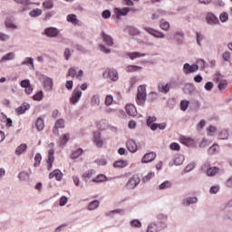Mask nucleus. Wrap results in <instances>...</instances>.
Wrapping results in <instances>:
<instances>
[{"instance_id": "30", "label": "nucleus", "mask_w": 232, "mask_h": 232, "mask_svg": "<svg viewBox=\"0 0 232 232\" xmlns=\"http://www.w3.org/2000/svg\"><path fill=\"white\" fill-rule=\"evenodd\" d=\"M53 153H54L53 149L49 150V151H48V160H47V164H48L47 169L49 170L52 169V166L53 164V160H54Z\"/></svg>"}, {"instance_id": "8", "label": "nucleus", "mask_w": 232, "mask_h": 232, "mask_svg": "<svg viewBox=\"0 0 232 232\" xmlns=\"http://www.w3.org/2000/svg\"><path fill=\"white\" fill-rule=\"evenodd\" d=\"M196 72H198V64L193 63L191 65L189 63H185L183 65V73H185V75H189V73H195Z\"/></svg>"}, {"instance_id": "64", "label": "nucleus", "mask_w": 232, "mask_h": 232, "mask_svg": "<svg viewBox=\"0 0 232 232\" xmlns=\"http://www.w3.org/2000/svg\"><path fill=\"white\" fill-rule=\"evenodd\" d=\"M32 85V83H30V80H23L21 82H20V86L22 88H28V86Z\"/></svg>"}, {"instance_id": "3", "label": "nucleus", "mask_w": 232, "mask_h": 232, "mask_svg": "<svg viewBox=\"0 0 232 232\" xmlns=\"http://www.w3.org/2000/svg\"><path fill=\"white\" fill-rule=\"evenodd\" d=\"M143 30H145V32L149 33L150 35H152V37H155L156 39H166V34L164 33L153 27L144 26Z\"/></svg>"}, {"instance_id": "21", "label": "nucleus", "mask_w": 232, "mask_h": 232, "mask_svg": "<svg viewBox=\"0 0 232 232\" xmlns=\"http://www.w3.org/2000/svg\"><path fill=\"white\" fill-rule=\"evenodd\" d=\"M94 137V144L97 146V148H102L104 141L102 140V138L101 137L100 131H95L93 134Z\"/></svg>"}, {"instance_id": "46", "label": "nucleus", "mask_w": 232, "mask_h": 232, "mask_svg": "<svg viewBox=\"0 0 232 232\" xmlns=\"http://www.w3.org/2000/svg\"><path fill=\"white\" fill-rule=\"evenodd\" d=\"M68 23H72V24H79V19H77V15L75 14H69L67 15Z\"/></svg>"}, {"instance_id": "27", "label": "nucleus", "mask_w": 232, "mask_h": 232, "mask_svg": "<svg viewBox=\"0 0 232 232\" xmlns=\"http://www.w3.org/2000/svg\"><path fill=\"white\" fill-rule=\"evenodd\" d=\"M26 150H28V145L26 143H22L20 144L16 149H15V155H24L26 153Z\"/></svg>"}, {"instance_id": "45", "label": "nucleus", "mask_w": 232, "mask_h": 232, "mask_svg": "<svg viewBox=\"0 0 232 232\" xmlns=\"http://www.w3.org/2000/svg\"><path fill=\"white\" fill-rule=\"evenodd\" d=\"M70 133H65L62 138H60L59 144L60 146H64L70 140Z\"/></svg>"}, {"instance_id": "33", "label": "nucleus", "mask_w": 232, "mask_h": 232, "mask_svg": "<svg viewBox=\"0 0 232 232\" xmlns=\"http://www.w3.org/2000/svg\"><path fill=\"white\" fill-rule=\"evenodd\" d=\"M160 28L162 29L164 32H169L171 25L169 24V22L164 19H161L160 21Z\"/></svg>"}, {"instance_id": "36", "label": "nucleus", "mask_w": 232, "mask_h": 232, "mask_svg": "<svg viewBox=\"0 0 232 232\" xmlns=\"http://www.w3.org/2000/svg\"><path fill=\"white\" fill-rule=\"evenodd\" d=\"M92 106H100L101 105V97L98 94H94L91 99Z\"/></svg>"}, {"instance_id": "32", "label": "nucleus", "mask_w": 232, "mask_h": 232, "mask_svg": "<svg viewBox=\"0 0 232 232\" xmlns=\"http://www.w3.org/2000/svg\"><path fill=\"white\" fill-rule=\"evenodd\" d=\"M108 75L111 81H113L114 82H117V81H119V72H117V71L111 69L108 72Z\"/></svg>"}, {"instance_id": "23", "label": "nucleus", "mask_w": 232, "mask_h": 232, "mask_svg": "<svg viewBox=\"0 0 232 232\" xmlns=\"http://www.w3.org/2000/svg\"><path fill=\"white\" fill-rule=\"evenodd\" d=\"M125 110L130 117H137V107L133 104H127Z\"/></svg>"}, {"instance_id": "54", "label": "nucleus", "mask_w": 232, "mask_h": 232, "mask_svg": "<svg viewBox=\"0 0 232 232\" xmlns=\"http://www.w3.org/2000/svg\"><path fill=\"white\" fill-rule=\"evenodd\" d=\"M218 191H220V185H215L209 188V193L211 195H217Z\"/></svg>"}, {"instance_id": "51", "label": "nucleus", "mask_w": 232, "mask_h": 232, "mask_svg": "<svg viewBox=\"0 0 232 232\" xmlns=\"http://www.w3.org/2000/svg\"><path fill=\"white\" fill-rule=\"evenodd\" d=\"M22 64H23L24 66H28L29 64H31V66H32L33 68H35V65L34 64V58H32V57H27V58L25 59V61H24V62L22 63Z\"/></svg>"}, {"instance_id": "16", "label": "nucleus", "mask_w": 232, "mask_h": 232, "mask_svg": "<svg viewBox=\"0 0 232 232\" xmlns=\"http://www.w3.org/2000/svg\"><path fill=\"white\" fill-rule=\"evenodd\" d=\"M65 126L64 119H58L55 123L53 130V133L54 135H59V129H63Z\"/></svg>"}, {"instance_id": "14", "label": "nucleus", "mask_w": 232, "mask_h": 232, "mask_svg": "<svg viewBox=\"0 0 232 232\" xmlns=\"http://www.w3.org/2000/svg\"><path fill=\"white\" fill-rule=\"evenodd\" d=\"M43 84L46 92H52V89L53 88V79L44 76Z\"/></svg>"}, {"instance_id": "63", "label": "nucleus", "mask_w": 232, "mask_h": 232, "mask_svg": "<svg viewBox=\"0 0 232 232\" xmlns=\"http://www.w3.org/2000/svg\"><path fill=\"white\" fill-rule=\"evenodd\" d=\"M128 31H129L130 35H132V36L139 35V30H137L134 27H129Z\"/></svg>"}, {"instance_id": "13", "label": "nucleus", "mask_w": 232, "mask_h": 232, "mask_svg": "<svg viewBox=\"0 0 232 232\" xmlns=\"http://www.w3.org/2000/svg\"><path fill=\"white\" fill-rule=\"evenodd\" d=\"M154 159H157V154L155 152L146 153L141 159V164H148L150 162H153Z\"/></svg>"}, {"instance_id": "35", "label": "nucleus", "mask_w": 232, "mask_h": 232, "mask_svg": "<svg viewBox=\"0 0 232 232\" xmlns=\"http://www.w3.org/2000/svg\"><path fill=\"white\" fill-rule=\"evenodd\" d=\"M18 179L22 181V182H26L29 180L30 179V174L26 171H22L18 174Z\"/></svg>"}, {"instance_id": "60", "label": "nucleus", "mask_w": 232, "mask_h": 232, "mask_svg": "<svg viewBox=\"0 0 232 232\" xmlns=\"http://www.w3.org/2000/svg\"><path fill=\"white\" fill-rule=\"evenodd\" d=\"M68 204V198L66 196H62L59 200V206H66Z\"/></svg>"}, {"instance_id": "22", "label": "nucleus", "mask_w": 232, "mask_h": 232, "mask_svg": "<svg viewBox=\"0 0 232 232\" xmlns=\"http://www.w3.org/2000/svg\"><path fill=\"white\" fill-rule=\"evenodd\" d=\"M126 146L130 153H137V141L135 140H129Z\"/></svg>"}, {"instance_id": "40", "label": "nucleus", "mask_w": 232, "mask_h": 232, "mask_svg": "<svg viewBox=\"0 0 232 232\" xmlns=\"http://www.w3.org/2000/svg\"><path fill=\"white\" fill-rule=\"evenodd\" d=\"M220 150V147L218 146V144H214L211 147H209L208 149V155H215L217 153H218Z\"/></svg>"}, {"instance_id": "28", "label": "nucleus", "mask_w": 232, "mask_h": 232, "mask_svg": "<svg viewBox=\"0 0 232 232\" xmlns=\"http://www.w3.org/2000/svg\"><path fill=\"white\" fill-rule=\"evenodd\" d=\"M15 59V53H8L2 56L0 63H8V61H14Z\"/></svg>"}, {"instance_id": "57", "label": "nucleus", "mask_w": 232, "mask_h": 232, "mask_svg": "<svg viewBox=\"0 0 232 232\" xmlns=\"http://www.w3.org/2000/svg\"><path fill=\"white\" fill-rule=\"evenodd\" d=\"M106 177L102 174L98 175L95 179H92V182H105Z\"/></svg>"}, {"instance_id": "24", "label": "nucleus", "mask_w": 232, "mask_h": 232, "mask_svg": "<svg viewBox=\"0 0 232 232\" xmlns=\"http://www.w3.org/2000/svg\"><path fill=\"white\" fill-rule=\"evenodd\" d=\"M28 110H30V103L24 102L21 106L16 108L15 111L17 115H23V113H25Z\"/></svg>"}, {"instance_id": "7", "label": "nucleus", "mask_w": 232, "mask_h": 232, "mask_svg": "<svg viewBox=\"0 0 232 232\" xmlns=\"http://www.w3.org/2000/svg\"><path fill=\"white\" fill-rule=\"evenodd\" d=\"M173 86V82H169L167 83L164 82H159L157 84L158 92L160 93H169V91L171 90V87Z\"/></svg>"}, {"instance_id": "17", "label": "nucleus", "mask_w": 232, "mask_h": 232, "mask_svg": "<svg viewBox=\"0 0 232 232\" xmlns=\"http://www.w3.org/2000/svg\"><path fill=\"white\" fill-rule=\"evenodd\" d=\"M206 21H207L208 24H210L211 26H214L215 24H218V23H219L218 17H217L212 13H208Z\"/></svg>"}, {"instance_id": "9", "label": "nucleus", "mask_w": 232, "mask_h": 232, "mask_svg": "<svg viewBox=\"0 0 232 232\" xmlns=\"http://www.w3.org/2000/svg\"><path fill=\"white\" fill-rule=\"evenodd\" d=\"M82 75H84V71L80 70L77 72V69L75 67H71L68 70V73L66 77H76V79H78L79 81H81V79H82Z\"/></svg>"}, {"instance_id": "1", "label": "nucleus", "mask_w": 232, "mask_h": 232, "mask_svg": "<svg viewBox=\"0 0 232 232\" xmlns=\"http://www.w3.org/2000/svg\"><path fill=\"white\" fill-rule=\"evenodd\" d=\"M147 97H148V93L146 92V85H140L138 87V92L136 97V102L138 106L144 107L146 104Z\"/></svg>"}, {"instance_id": "4", "label": "nucleus", "mask_w": 232, "mask_h": 232, "mask_svg": "<svg viewBox=\"0 0 232 232\" xmlns=\"http://www.w3.org/2000/svg\"><path fill=\"white\" fill-rule=\"evenodd\" d=\"M154 222L161 228L166 229L168 227V215L162 213L157 214L156 221Z\"/></svg>"}, {"instance_id": "41", "label": "nucleus", "mask_w": 232, "mask_h": 232, "mask_svg": "<svg viewBox=\"0 0 232 232\" xmlns=\"http://www.w3.org/2000/svg\"><path fill=\"white\" fill-rule=\"evenodd\" d=\"M114 168H126L128 166V160H120L114 162Z\"/></svg>"}, {"instance_id": "19", "label": "nucleus", "mask_w": 232, "mask_h": 232, "mask_svg": "<svg viewBox=\"0 0 232 232\" xmlns=\"http://www.w3.org/2000/svg\"><path fill=\"white\" fill-rule=\"evenodd\" d=\"M157 117L155 116H149L147 119V126L150 128L152 131H157Z\"/></svg>"}, {"instance_id": "12", "label": "nucleus", "mask_w": 232, "mask_h": 232, "mask_svg": "<svg viewBox=\"0 0 232 232\" xmlns=\"http://www.w3.org/2000/svg\"><path fill=\"white\" fill-rule=\"evenodd\" d=\"M114 14L117 19H121V17H124L130 14V8L123 7L122 9L116 7L114 8Z\"/></svg>"}, {"instance_id": "31", "label": "nucleus", "mask_w": 232, "mask_h": 232, "mask_svg": "<svg viewBox=\"0 0 232 232\" xmlns=\"http://www.w3.org/2000/svg\"><path fill=\"white\" fill-rule=\"evenodd\" d=\"M127 56L130 58L131 61H135V59H140V57H146V53L133 52V53H128Z\"/></svg>"}, {"instance_id": "15", "label": "nucleus", "mask_w": 232, "mask_h": 232, "mask_svg": "<svg viewBox=\"0 0 232 232\" xmlns=\"http://www.w3.org/2000/svg\"><path fill=\"white\" fill-rule=\"evenodd\" d=\"M197 202H198V198L188 197L182 200V206H184V208H189V206H193V204H197Z\"/></svg>"}, {"instance_id": "58", "label": "nucleus", "mask_w": 232, "mask_h": 232, "mask_svg": "<svg viewBox=\"0 0 232 232\" xmlns=\"http://www.w3.org/2000/svg\"><path fill=\"white\" fill-rule=\"evenodd\" d=\"M174 37L175 39H177L178 41H181L184 39V33L182 31H177L174 34Z\"/></svg>"}, {"instance_id": "6", "label": "nucleus", "mask_w": 232, "mask_h": 232, "mask_svg": "<svg viewBox=\"0 0 232 232\" xmlns=\"http://www.w3.org/2000/svg\"><path fill=\"white\" fill-rule=\"evenodd\" d=\"M138 184H140V178H139L137 175H134L131 178H130L129 180L127 181L126 188L135 189Z\"/></svg>"}, {"instance_id": "37", "label": "nucleus", "mask_w": 232, "mask_h": 232, "mask_svg": "<svg viewBox=\"0 0 232 232\" xmlns=\"http://www.w3.org/2000/svg\"><path fill=\"white\" fill-rule=\"evenodd\" d=\"M100 204H101V203H100L99 200H97V199L92 201V202L89 203V205H88V210H89V211H95V209H97V208H99Z\"/></svg>"}, {"instance_id": "49", "label": "nucleus", "mask_w": 232, "mask_h": 232, "mask_svg": "<svg viewBox=\"0 0 232 232\" xmlns=\"http://www.w3.org/2000/svg\"><path fill=\"white\" fill-rule=\"evenodd\" d=\"M41 160H43V157L41 156V154L37 153L34 157V168H39V166L41 165Z\"/></svg>"}, {"instance_id": "61", "label": "nucleus", "mask_w": 232, "mask_h": 232, "mask_svg": "<svg viewBox=\"0 0 232 232\" xmlns=\"http://www.w3.org/2000/svg\"><path fill=\"white\" fill-rule=\"evenodd\" d=\"M5 26L7 28H11L12 30H16L17 25H15V24H14L12 21L10 20H6L5 21Z\"/></svg>"}, {"instance_id": "39", "label": "nucleus", "mask_w": 232, "mask_h": 232, "mask_svg": "<svg viewBox=\"0 0 232 232\" xmlns=\"http://www.w3.org/2000/svg\"><path fill=\"white\" fill-rule=\"evenodd\" d=\"M35 126L38 131H43V130H44V120H43V118H38L36 120Z\"/></svg>"}, {"instance_id": "56", "label": "nucleus", "mask_w": 232, "mask_h": 232, "mask_svg": "<svg viewBox=\"0 0 232 232\" xmlns=\"http://www.w3.org/2000/svg\"><path fill=\"white\" fill-rule=\"evenodd\" d=\"M169 149L172 150V151H180V144L177 142H172L169 145Z\"/></svg>"}, {"instance_id": "50", "label": "nucleus", "mask_w": 232, "mask_h": 232, "mask_svg": "<svg viewBox=\"0 0 232 232\" xmlns=\"http://www.w3.org/2000/svg\"><path fill=\"white\" fill-rule=\"evenodd\" d=\"M196 35H197L196 41H197L198 46H202V41H204L205 36L201 33H197Z\"/></svg>"}, {"instance_id": "42", "label": "nucleus", "mask_w": 232, "mask_h": 232, "mask_svg": "<svg viewBox=\"0 0 232 232\" xmlns=\"http://www.w3.org/2000/svg\"><path fill=\"white\" fill-rule=\"evenodd\" d=\"M219 139L221 140H227L229 139V130H222L220 132H219Z\"/></svg>"}, {"instance_id": "55", "label": "nucleus", "mask_w": 232, "mask_h": 232, "mask_svg": "<svg viewBox=\"0 0 232 232\" xmlns=\"http://www.w3.org/2000/svg\"><path fill=\"white\" fill-rule=\"evenodd\" d=\"M44 96L43 91L38 92L36 94L33 96L34 101H43V97Z\"/></svg>"}, {"instance_id": "62", "label": "nucleus", "mask_w": 232, "mask_h": 232, "mask_svg": "<svg viewBox=\"0 0 232 232\" xmlns=\"http://www.w3.org/2000/svg\"><path fill=\"white\" fill-rule=\"evenodd\" d=\"M153 177H155V172H150L149 174H147L145 177L142 178V180L144 182H148L149 180H151Z\"/></svg>"}, {"instance_id": "18", "label": "nucleus", "mask_w": 232, "mask_h": 232, "mask_svg": "<svg viewBox=\"0 0 232 232\" xmlns=\"http://www.w3.org/2000/svg\"><path fill=\"white\" fill-rule=\"evenodd\" d=\"M179 142L189 148L195 144V140L191 137L180 136Z\"/></svg>"}, {"instance_id": "43", "label": "nucleus", "mask_w": 232, "mask_h": 232, "mask_svg": "<svg viewBox=\"0 0 232 232\" xmlns=\"http://www.w3.org/2000/svg\"><path fill=\"white\" fill-rule=\"evenodd\" d=\"M140 70H142V67L138 65H129L127 66V69H126V71L129 73H133V72H140Z\"/></svg>"}, {"instance_id": "25", "label": "nucleus", "mask_w": 232, "mask_h": 232, "mask_svg": "<svg viewBox=\"0 0 232 232\" xmlns=\"http://www.w3.org/2000/svg\"><path fill=\"white\" fill-rule=\"evenodd\" d=\"M102 37L107 46H113V38L111 35L106 34L105 32H102Z\"/></svg>"}, {"instance_id": "52", "label": "nucleus", "mask_w": 232, "mask_h": 232, "mask_svg": "<svg viewBox=\"0 0 232 232\" xmlns=\"http://www.w3.org/2000/svg\"><path fill=\"white\" fill-rule=\"evenodd\" d=\"M189 108V101L183 100L180 102V110L186 111Z\"/></svg>"}, {"instance_id": "10", "label": "nucleus", "mask_w": 232, "mask_h": 232, "mask_svg": "<svg viewBox=\"0 0 232 232\" xmlns=\"http://www.w3.org/2000/svg\"><path fill=\"white\" fill-rule=\"evenodd\" d=\"M44 34L46 37H59L61 31L57 27H47L44 29Z\"/></svg>"}, {"instance_id": "29", "label": "nucleus", "mask_w": 232, "mask_h": 232, "mask_svg": "<svg viewBox=\"0 0 232 232\" xmlns=\"http://www.w3.org/2000/svg\"><path fill=\"white\" fill-rule=\"evenodd\" d=\"M218 88L221 93H226L227 90V80H220L218 83Z\"/></svg>"}, {"instance_id": "53", "label": "nucleus", "mask_w": 232, "mask_h": 232, "mask_svg": "<svg viewBox=\"0 0 232 232\" xmlns=\"http://www.w3.org/2000/svg\"><path fill=\"white\" fill-rule=\"evenodd\" d=\"M195 166H197V164L195 162H190L188 163L186 167H185V171L186 173H189V171H193V169H195Z\"/></svg>"}, {"instance_id": "38", "label": "nucleus", "mask_w": 232, "mask_h": 232, "mask_svg": "<svg viewBox=\"0 0 232 232\" xmlns=\"http://www.w3.org/2000/svg\"><path fill=\"white\" fill-rule=\"evenodd\" d=\"M129 224H130V227H134L136 229L142 227V223L139 219H132L130 221Z\"/></svg>"}, {"instance_id": "34", "label": "nucleus", "mask_w": 232, "mask_h": 232, "mask_svg": "<svg viewBox=\"0 0 232 232\" xmlns=\"http://www.w3.org/2000/svg\"><path fill=\"white\" fill-rule=\"evenodd\" d=\"M83 152L84 151L82 150V149H76L72 150L71 154V159H72V160H75V159H79V157H81V155H82Z\"/></svg>"}, {"instance_id": "44", "label": "nucleus", "mask_w": 232, "mask_h": 232, "mask_svg": "<svg viewBox=\"0 0 232 232\" xmlns=\"http://www.w3.org/2000/svg\"><path fill=\"white\" fill-rule=\"evenodd\" d=\"M29 15L30 17H34V18L40 17V15H43V10L39 8L34 9L29 13Z\"/></svg>"}, {"instance_id": "2", "label": "nucleus", "mask_w": 232, "mask_h": 232, "mask_svg": "<svg viewBox=\"0 0 232 232\" xmlns=\"http://www.w3.org/2000/svg\"><path fill=\"white\" fill-rule=\"evenodd\" d=\"M201 171L203 173H206L208 177H215V175L218 173V168L211 167V164L209 162H205L201 166Z\"/></svg>"}, {"instance_id": "48", "label": "nucleus", "mask_w": 232, "mask_h": 232, "mask_svg": "<svg viewBox=\"0 0 232 232\" xmlns=\"http://www.w3.org/2000/svg\"><path fill=\"white\" fill-rule=\"evenodd\" d=\"M44 8H46L47 10H52L53 8V0H45L43 3Z\"/></svg>"}, {"instance_id": "26", "label": "nucleus", "mask_w": 232, "mask_h": 232, "mask_svg": "<svg viewBox=\"0 0 232 232\" xmlns=\"http://www.w3.org/2000/svg\"><path fill=\"white\" fill-rule=\"evenodd\" d=\"M49 179H55L58 181L63 180V172L60 169H54L49 174Z\"/></svg>"}, {"instance_id": "11", "label": "nucleus", "mask_w": 232, "mask_h": 232, "mask_svg": "<svg viewBox=\"0 0 232 232\" xmlns=\"http://www.w3.org/2000/svg\"><path fill=\"white\" fill-rule=\"evenodd\" d=\"M184 160H186V158L184 157V155L177 154L173 159V162L170 161L169 163V166L172 167L173 164L174 166H182V164H184Z\"/></svg>"}, {"instance_id": "5", "label": "nucleus", "mask_w": 232, "mask_h": 232, "mask_svg": "<svg viewBox=\"0 0 232 232\" xmlns=\"http://www.w3.org/2000/svg\"><path fill=\"white\" fill-rule=\"evenodd\" d=\"M81 97H82V91L79 89H74L72 92V95L69 99L70 103L73 104V106L77 105L78 102L81 101Z\"/></svg>"}, {"instance_id": "47", "label": "nucleus", "mask_w": 232, "mask_h": 232, "mask_svg": "<svg viewBox=\"0 0 232 232\" xmlns=\"http://www.w3.org/2000/svg\"><path fill=\"white\" fill-rule=\"evenodd\" d=\"M171 186H172L171 181L166 180L159 186V189H161V190L169 189V188H171Z\"/></svg>"}, {"instance_id": "59", "label": "nucleus", "mask_w": 232, "mask_h": 232, "mask_svg": "<svg viewBox=\"0 0 232 232\" xmlns=\"http://www.w3.org/2000/svg\"><path fill=\"white\" fill-rule=\"evenodd\" d=\"M105 104L106 106H111L113 104V96L111 94L107 95Z\"/></svg>"}, {"instance_id": "20", "label": "nucleus", "mask_w": 232, "mask_h": 232, "mask_svg": "<svg viewBox=\"0 0 232 232\" xmlns=\"http://www.w3.org/2000/svg\"><path fill=\"white\" fill-rule=\"evenodd\" d=\"M164 228H161L160 225L156 224L154 221L150 222L146 232H160Z\"/></svg>"}]
</instances>
